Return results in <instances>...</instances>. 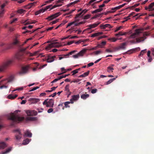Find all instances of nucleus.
Here are the masks:
<instances>
[{"label":"nucleus","mask_w":154,"mask_h":154,"mask_svg":"<svg viewBox=\"0 0 154 154\" xmlns=\"http://www.w3.org/2000/svg\"><path fill=\"white\" fill-rule=\"evenodd\" d=\"M122 28V27L121 26L119 27H117L116 29L115 30V32H117L118 31L120 30Z\"/></svg>","instance_id":"09e8293b"},{"label":"nucleus","mask_w":154,"mask_h":154,"mask_svg":"<svg viewBox=\"0 0 154 154\" xmlns=\"http://www.w3.org/2000/svg\"><path fill=\"white\" fill-rule=\"evenodd\" d=\"M127 45V43L124 42L121 44L118 47L119 49H125L126 48V46Z\"/></svg>","instance_id":"6ab92c4d"},{"label":"nucleus","mask_w":154,"mask_h":154,"mask_svg":"<svg viewBox=\"0 0 154 154\" xmlns=\"http://www.w3.org/2000/svg\"><path fill=\"white\" fill-rule=\"evenodd\" d=\"M28 48V47H27L24 48H22L20 49V51L19 52H22L24 54V53H26V54H26V52L25 51V50Z\"/></svg>","instance_id":"c9c22d12"},{"label":"nucleus","mask_w":154,"mask_h":154,"mask_svg":"<svg viewBox=\"0 0 154 154\" xmlns=\"http://www.w3.org/2000/svg\"><path fill=\"white\" fill-rule=\"evenodd\" d=\"M149 35V33L147 32H144L143 33V36L138 38H136V42H140L141 41H143L146 38L145 36H148Z\"/></svg>","instance_id":"6e6552de"},{"label":"nucleus","mask_w":154,"mask_h":154,"mask_svg":"<svg viewBox=\"0 0 154 154\" xmlns=\"http://www.w3.org/2000/svg\"><path fill=\"white\" fill-rule=\"evenodd\" d=\"M89 94H83L81 96V97L83 100H85L86 98L89 97Z\"/></svg>","instance_id":"bb28decb"},{"label":"nucleus","mask_w":154,"mask_h":154,"mask_svg":"<svg viewBox=\"0 0 154 154\" xmlns=\"http://www.w3.org/2000/svg\"><path fill=\"white\" fill-rule=\"evenodd\" d=\"M29 141H30L29 139L28 138H27L23 140L22 144L23 145H26L28 144Z\"/></svg>","instance_id":"72a5a7b5"},{"label":"nucleus","mask_w":154,"mask_h":154,"mask_svg":"<svg viewBox=\"0 0 154 154\" xmlns=\"http://www.w3.org/2000/svg\"><path fill=\"white\" fill-rule=\"evenodd\" d=\"M97 91V89H92L91 91V93L92 94H94Z\"/></svg>","instance_id":"680f3d73"},{"label":"nucleus","mask_w":154,"mask_h":154,"mask_svg":"<svg viewBox=\"0 0 154 154\" xmlns=\"http://www.w3.org/2000/svg\"><path fill=\"white\" fill-rule=\"evenodd\" d=\"M25 22H26V23H25L24 25H26L28 24H29L31 23H34V22H31V21H29L28 20H26L25 21Z\"/></svg>","instance_id":"37998d69"},{"label":"nucleus","mask_w":154,"mask_h":154,"mask_svg":"<svg viewBox=\"0 0 154 154\" xmlns=\"http://www.w3.org/2000/svg\"><path fill=\"white\" fill-rule=\"evenodd\" d=\"M13 60H7L2 62L0 65V73L5 72L11 65Z\"/></svg>","instance_id":"f03ea898"},{"label":"nucleus","mask_w":154,"mask_h":154,"mask_svg":"<svg viewBox=\"0 0 154 154\" xmlns=\"http://www.w3.org/2000/svg\"><path fill=\"white\" fill-rule=\"evenodd\" d=\"M14 45L12 44L11 43L10 44L7 45L6 46V49L7 50L9 49L13 48L14 47Z\"/></svg>","instance_id":"b1692460"},{"label":"nucleus","mask_w":154,"mask_h":154,"mask_svg":"<svg viewBox=\"0 0 154 154\" xmlns=\"http://www.w3.org/2000/svg\"><path fill=\"white\" fill-rule=\"evenodd\" d=\"M8 2L7 1H6L1 6V9H3V8H4V7L6 5V4Z\"/></svg>","instance_id":"864d4df0"},{"label":"nucleus","mask_w":154,"mask_h":154,"mask_svg":"<svg viewBox=\"0 0 154 154\" xmlns=\"http://www.w3.org/2000/svg\"><path fill=\"white\" fill-rule=\"evenodd\" d=\"M87 11V10H86V9L83 10L80 13L76 15L75 18H77L79 17L82 13H83L84 14H85L86 13Z\"/></svg>","instance_id":"393cba45"},{"label":"nucleus","mask_w":154,"mask_h":154,"mask_svg":"<svg viewBox=\"0 0 154 154\" xmlns=\"http://www.w3.org/2000/svg\"><path fill=\"white\" fill-rule=\"evenodd\" d=\"M72 72L73 73V74H72V75H74L75 74H76V73H78V72L77 70L76 69H75V70L72 71Z\"/></svg>","instance_id":"052dcab7"},{"label":"nucleus","mask_w":154,"mask_h":154,"mask_svg":"<svg viewBox=\"0 0 154 154\" xmlns=\"http://www.w3.org/2000/svg\"><path fill=\"white\" fill-rule=\"evenodd\" d=\"M11 147H10L7 149L6 150L5 152H2V154H5L7 153H8L11 150Z\"/></svg>","instance_id":"ea45409f"},{"label":"nucleus","mask_w":154,"mask_h":154,"mask_svg":"<svg viewBox=\"0 0 154 154\" xmlns=\"http://www.w3.org/2000/svg\"><path fill=\"white\" fill-rule=\"evenodd\" d=\"M90 16L91 15L88 14L84 17V19H88L90 17Z\"/></svg>","instance_id":"8fccbe9b"},{"label":"nucleus","mask_w":154,"mask_h":154,"mask_svg":"<svg viewBox=\"0 0 154 154\" xmlns=\"http://www.w3.org/2000/svg\"><path fill=\"white\" fill-rule=\"evenodd\" d=\"M146 51H147L146 49L141 51L139 56H142L144 53H145L146 52Z\"/></svg>","instance_id":"a19ab883"},{"label":"nucleus","mask_w":154,"mask_h":154,"mask_svg":"<svg viewBox=\"0 0 154 154\" xmlns=\"http://www.w3.org/2000/svg\"><path fill=\"white\" fill-rule=\"evenodd\" d=\"M38 51H36L35 52L33 53H31L29 52H26L27 54H29V56H36L38 54Z\"/></svg>","instance_id":"5701e85b"},{"label":"nucleus","mask_w":154,"mask_h":154,"mask_svg":"<svg viewBox=\"0 0 154 154\" xmlns=\"http://www.w3.org/2000/svg\"><path fill=\"white\" fill-rule=\"evenodd\" d=\"M103 10V8H99V9H97L92 12V14H94L95 13H97V12H100L102 11Z\"/></svg>","instance_id":"f704fd0d"},{"label":"nucleus","mask_w":154,"mask_h":154,"mask_svg":"<svg viewBox=\"0 0 154 154\" xmlns=\"http://www.w3.org/2000/svg\"><path fill=\"white\" fill-rule=\"evenodd\" d=\"M113 68L109 66L107 67V71L110 72V70H113Z\"/></svg>","instance_id":"0e129e2a"},{"label":"nucleus","mask_w":154,"mask_h":154,"mask_svg":"<svg viewBox=\"0 0 154 154\" xmlns=\"http://www.w3.org/2000/svg\"><path fill=\"white\" fill-rule=\"evenodd\" d=\"M75 52V51H71V52H70L69 54L66 55V56H68L69 55H72V54H73Z\"/></svg>","instance_id":"e2e57ef3"},{"label":"nucleus","mask_w":154,"mask_h":154,"mask_svg":"<svg viewBox=\"0 0 154 154\" xmlns=\"http://www.w3.org/2000/svg\"><path fill=\"white\" fill-rule=\"evenodd\" d=\"M89 72H90V71H88L87 72H85L83 74H82V75H81L80 76H79V78H81V77H85L86 76H88V75L89 74Z\"/></svg>","instance_id":"cd10ccee"},{"label":"nucleus","mask_w":154,"mask_h":154,"mask_svg":"<svg viewBox=\"0 0 154 154\" xmlns=\"http://www.w3.org/2000/svg\"><path fill=\"white\" fill-rule=\"evenodd\" d=\"M6 144L3 142L0 143V149H3L7 147Z\"/></svg>","instance_id":"a878e982"},{"label":"nucleus","mask_w":154,"mask_h":154,"mask_svg":"<svg viewBox=\"0 0 154 154\" xmlns=\"http://www.w3.org/2000/svg\"><path fill=\"white\" fill-rule=\"evenodd\" d=\"M86 51L87 49H83L77 54L73 55L72 57L75 58H76L82 56L86 52Z\"/></svg>","instance_id":"9d476101"},{"label":"nucleus","mask_w":154,"mask_h":154,"mask_svg":"<svg viewBox=\"0 0 154 154\" xmlns=\"http://www.w3.org/2000/svg\"><path fill=\"white\" fill-rule=\"evenodd\" d=\"M15 133V139L18 141L20 140L22 137V134L21 133L19 129H17L14 131Z\"/></svg>","instance_id":"20e7f679"},{"label":"nucleus","mask_w":154,"mask_h":154,"mask_svg":"<svg viewBox=\"0 0 154 154\" xmlns=\"http://www.w3.org/2000/svg\"><path fill=\"white\" fill-rule=\"evenodd\" d=\"M126 32H125L123 33L122 32H119L118 33L116 34L115 35L116 37H118L120 36L123 35H125L126 34Z\"/></svg>","instance_id":"c756f323"},{"label":"nucleus","mask_w":154,"mask_h":154,"mask_svg":"<svg viewBox=\"0 0 154 154\" xmlns=\"http://www.w3.org/2000/svg\"><path fill=\"white\" fill-rule=\"evenodd\" d=\"M75 23V21H73L69 23L66 26V28H68L69 26H70Z\"/></svg>","instance_id":"6e6d98bb"},{"label":"nucleus","mask_w":154,"mask_h":154,"mask_svg":"<svg viewBox=\"0 0 154 154\" xmlns=\"http://www.w3.org/2000/svg\"><path fill=\"white\" fill-rule=\"evenodd\" d=\"M25 11L23 9H20L18 10L17 12L18 13L21 14L23 13Z\"/></svg>","instance_id":"5fc2aeb1"},{"label":"nucleus","mask_w":154,"mask_h":154,"mask_svg":"<svg viewBox=\"0 0 154 154\" xmlns=\"http://www.w3.org/2000/svg\"><path fill=\"white\" fill-rule=\"evenodd\" d=\"M140 33V29H136L135 31V32L132 34L130 36V38H134L136 35H138Z\"/></svg>","instance_id":"4468645a"},{"label":"nucleus","mask_w":154,"mask_h":154,"mask_svg":"<svg viewBox=\"0 0 154 154\" xmlns=\"http://www.w3.org/2000/svg\"><path fill=\"white\" fill-rule=\"evenodd\" d=\"M135 14V12H132L131 13H130L129 14V15H130V16H131V17L132 16L133 17L138 16V15H139V14H135V15H134Z\"/></svg>","instance_id":"c03bdc74"},{"label":"nucleus","mask_w":154,"mask_h":154,"mask_svg":"<svg viewBox=\"0 0 154 154\" xmlns=\"http://www.w3.org/2000/svg\"><path fill=\"white\" fill-rule=\"evenodd\" d=\"M28 116H36L37 114V112L35 110H27L26 112Z\"/></svg>","instance_id":"f8f14e48"},{"label":"nucleus","mask_w":154,"mask_h":154,"mask_svg":"<svg viewBox=\"0 0 154 154\" xmlns=\"http://www.w3.org/2000/svg\"><path fill=\"white\" fill-rule=\"evenodd\" d=\"M121 8V6L120 5L118 6H117V7H116L114 8H112V10H118V9H120V8Z\"/></svg>","instance_id":"4d7b16f0"},{"label":"nucleus","mask_w":154,"mask_h":154,"mask_svg":"<svg viewBox=\"0 0 154 154\" xmlns=\"http://www.w3.org/2000/svg\"><path fill=\"white\" fill-rule=\"evenodd\" d=\"M56 57L55 56H49L47 59V62L48 63H51L54 61V58Z\"/></svg>","instance_id":"a211bd4d"},{"label":"nucleus","mask_w":154,"mask_h":154,"mask_svg":"<svg viewBox=\"0 0 154 154\" xmlns=\"http://www.w3.org/2000/svg\"><path fill=\"white\" fill-rule=\"evenodd\" d=\"M106 43L105 41L102 42L100 44L98 45V47L99 48H102L103 46L105 45Z\"/></svg>","instance_id":"473e14b6"},{"label":"nucleus","mask_w":154,"mask_h":154,"mask_svg":"<svg viewBox=\"0 0 154 154\" xmlns=\"http://www.w3.org/2000/svg\"><path fill=\"white\" fill-rule=\"evenodd\" d=\"M136 50V48L132 49H131V50L128 51H127L126 52V53L128 54H131L133 53L134 51H135Z\"/></svg>","instance_id":"e433bc0d"},{"label":"nucleus","mask_w":154,"mask_h":154,"mask_svg":"<svg viewBox=\"0 0 154 154\" xmlns=\"http://www.w3.org/2000/svg\"><path fill=\"white\" fill-rule=\"evenodd\" d=\"M17 96V95L15 94L14 96L11 94H10L8 96V99H14Z\"/></svg>","instance_id":"2f4dec72"},{"label":"nucleus","mask_w":154,"mask_h":154,"mask_svg":"<svg viewBox=\"0 0 154 154\" xmlns=\"http://www.w3.org/2000/svg\"><path fill=\"white\" fill-rule=\"evenodd\" d=\"M153 6H154V2L151 3L148 6V8H146L145 9L146 10H147L148 9H150L152 8Z\"/></svg>","instance_id":"4c0bfd02"},{"label":"nucleus","mask_w":154,"mask_h":154,"mask_svg":"<svg viewBox=\"0 0 154 154\" xmlns=\"http://www.w3.org/2000/svg\"><path fill=\"white\" fill-rule=\"evenodd\" d=\"M62 5H54L53 6H52V5H49L46 6L45 8L44 9V11H43V12H44L46 10L50 9L49 11H50L51 10L53 9L56 7H59L61 6Z\"/></svg>","instance_id":"9b49d317"},{"label":"nucleus","mask_w":154,"mask_h":154,"mask_svg":"<svg viewBox=\"0 0 154 154\" xmlns=\"http://www.w3.org/2000/svg\"><path fill=\"white\" fill-rule=\"evenodd\" d=\"M20 112V110H17L14 112V113H11L9 116L8 117L9 119L12 121L11 123V125L14 126L15 123L17 122L18 121H22L24 119V117H20L18 115H16V113Z\"/></svg>","instance_id":"f257e3e1"},{"label":"nucleus","mask_w":154,"mask_h":154,"mask_svg":"<svg viewBox=\"0 0 154 154\" xmlns=\"http://www.w3.org/2000/svg\"><path fill=\"white\" fill-rule=\"evenodd\" d=\"M109 27V29H111L112 28L110 25L109 24H106L104 25L101 24L100 25V27L102 29H105L106 27Z\"/></svg>","instance_id":"aec40b11"},{"label":"nucleus","mask_w":154,"mask_h":154,"mask_svg":"<svg viewBox=\"0 0 154 154\" xmlns=\"http://www.w3.org/2000/svg\"><path fill=\"white\" fill-rule=\"evenodd\" d=\"M53 109L52 108H50L48 110V113H50L53 111Z\"/></svg>","instance_id":"69168bd1"},{"label":"nucleus","mask_w":154,"mask_h":154,"mask_svg":"<svg viewBox=\"0 0 154 154\" xmlns=\"http://www.w3.org/2000/svg\"><path fill=\"white\" fill-rule=\"evenodd\" d=\"M39 88V87L37 86L35 87H34L31 90H30L29 91V92H31V91H34L36 90L37 89H38Z\"/></svg>","instance_id":"13d9d810"},{"label":"nucleus","mask_w":154,"mask_h":154,"mask_svg":"<svg viewBox=\"0 0 154 154\" xmlns=\"http://www.w3.org/2000/svg\"><path fill=\"white\" fill-rule=\"evenodd\" d=\"M15 58L19 61H23L25 58L24 54L23 53L19 52L15 55Z\"/></svg>","instance_id":"0eeeda50"},{"label":"nucleus","mask_w":154,"mask_h":154,"mask_svg":"<svg viewBox=\"0 0 154 154\" xmlns=\"http://www.w3.org/2000/svg\"><path fill=\"white\" fill-rule=\"evenodd\" d=\"M117 78V76L116 77V78H114L112 79H110L107 82H105V84L106 85H109L112 82H113L114 80H115L116 78Z\"/></svg>","instance_id":"c85d7f7f"},{"label":"nucleus","mask_w":154,"mask_h":154,"mask_svg":"<svg viewBox=\"0 0 154 154\" xmlns=\"http://www.w3.org/2000/svg\"><path fill=\"white\" fill-rule=\"evenodd\" d=\"M36 3V2H34L33 3H30L27 5L25 6L24 8L26 9H30L32 7L35 6Z\"/></svg>","instance_id":"2eb2a0df"},{"label":"nucleus","mask_w":154,"mask_h":154,"mask_svg":"<svg viewBox=\"0 0 154 154\" xmlns=\"http://www.w3.org/2000/svg\"><path fill=\"white\" fill-rule=\"evenodd\" d=\"M67 22V21L66 20H64L60 25H61V26L64 25Z\"/></svg>","instance_id":"3c124183"},{"label":"nucleus","mask_w":154,"mask_h":154,"mask_svg":"<svg viewBox=\"0 0 154 154\" xmlns=\"http://www.w3.org/2000/svg\"><path fill=\"white\" fill-rule=\"evenodd\" d=\"M71 103V101H67L64 103L65 106L66 108L69 107L70 106L68 105V104Z\"/></svg>","instance_id":"79ce46f5"},{"label":"nucleus","mask_w":154,"mask_h":154,"mask_svg":"<svg viewBox=\"0 0 154 154\" xmlns=\"http://www.w3.org/2000/svg\"><path fill=\"white\" fill-rule=\"evenodd\" d=\"M103 34V32H97V33H93L91 35V37H94L96 36H97L102 35Z\"/></svg>","instance_id":"4be33fe9"},{"label":"nucleus","mask_w":154,"mask_h":154,"mask_svg":"<svg viewBox=\"0 0 154 154\" xmlns=\"http://www.w3.org/2000/svg\"><path fill=\"white\" fill-rule=\"evenodd\" d=\"M60 14V12H58L48 16V17L46 18V19L48 21H51L58 17Z\"/></svg>","instance_id":"1a4fd4ad"},{"label":"nucleus","mask_w":154,"mask_h":154,"mask_svg":"<svg viewBox=\"0 0 154 154\" xmlns=\"http://www.w3.org/2000/svg\"><path fill=\"white\" fill-rule=\"evenodd\" d=\"M131 16H130V15L129 14V15L127 16V17H125L124 18V19L125 20L124 21H123V23L125 22V21H127L129 19H130V17H131Z\"/></svg>","instance_id":"49530a36"},{"label":"nucleus","mask_w":154,"mask_h":154,"mask_svg":"<svg viewBox=\"0 0 154 154\" xmlns=\"http://www.w3.org/2000/svg\"><path fill=\"white\" fill-rule=\"evenodd\" d=\"M32 134L28 131H27L25 132L24 136L30 137H32Z\"/></svg>","instance_id":"7c9ffc66"},{"label":"nucleus","mask_w":154,"mask_h":154,"mask_svg":"<svg viewBox=\"0 0 154 154\" xmlns=\"http://www.w3.org/2000/svg\"><path fill=\"white\" fill-rule=\"evenodd\" d=\"M101 53H102V51H97L94 52V53L96 55L98 54Z\"/></svg>","instance_id":"bf43d9fd"},{"label":"nucleus","mask_w":154,"mask_h":154,"mask_svg":"<svg viewBox=\"0 0 154 154\" xmlns=\"http://www.w3.org/2000/svg\"><path fill=\"white\" fill-rule=\"evenodd\" d=\"M29 68V65L23 66L21 71L19 72V75H22L28 72Z\"/></svg>","instance_id":"423d86ee"},{"label":"nucleus","mask_w":154,"mask_h":154,"mask_svg":"<svg viewBox=\"0 0 154 154\" xmlns=\"http://www.w3.org/2000/svg\"><path fill=\"white\" fill-rule=\"evenodd\" d=\"M69 85H66L65 88V90L68 92H69Z\"/></svg>","instance_id":"de8ad7c7"},{"label":"nucleus","mask_w":154,"mask_h":154,"mask_svg":"<svg viewBox=\"0 0 154 154\" xmlns=\"http://www.w3.org/2000/svg\"><path fill=\"white\" fill-rule=\"evenodd\" d=\"M4 9H1L0 11V17H1L2 15L4 14Z\"/></svg>","instance_id":"603ef678"},{"label":"nucleus","mask_w":154,"mask_h":154,"mask_svg":"<svg viewBox=\"0 0 154 154\" xmlns=\"http://www.w3.org/2000/svg\"><path fill=\"white\" fill-rule=\"evenodd\" d=\"M13 80V77L11 76L5 79L0 82V85H2L0 86V89L3 88H7L8 87V83L11 82Z\"/></svg>","instance_id":"7ed1b4c3"},{"label":"nucleus","mask_w":154,"mask_h":154,"mask_svg":"<svg viewBox=\"0 0 154 154\" xmlns=\"http://www.w3.org/2000/svg\"><path fill=\"white\" fill-rule=\"evenodd\" d=\"M100 22L97 21L93 24H90L88 26V28L87 29H90L92 28H94L96 27Z\"/></svg>","instance_id":"ddd939ff"},{"label":"nucleus","mask_w":154,"mask_h":154,"mask_svg":"<svg viewBox=\"0 0 154 154\" xmlns=\"http://www.w3.org/2000/svg\"><path fill=\"white\" fill-rule=\"evenodd\" d=\"M94 64V63L93 62H91V63H88L87 65V66H88V67H89L90 66H93Z\"/></svg>","instance_id":"774afa93"},{"label":"nucleus","mask_w":154,"mask_h":154,"mask_svg":"<svg viewBox=\"0 0 154 154\" xmlns=\"http://www.w3.org/2000/svg\"><path fill=\"white\" fill-rule=\"evenodd\" d=\"M59 20V19H57L55 20H54L53 21H52L50 23V25H52L54 24H55L57 22H58Z\"/></svg>","instance_id":"a18cd8bd"},{"label":"nucleus","mask_w":154,"mask_h":154,"mask_svg":"<svg viewBox=\"0 0 154 154\" xmlns=\"http://www.w3.org/2000/svg\"><path fill=\"white\" fill-rule=\"evenodd\" d=\"M61 46V45L57 44V43H52L48 44V45L46 47L45 49L47 50H49L52 48H59Z\"/></svg>","instance_id":"39448f33"},{"label":"nucleus","mask_w":154,"mask_h":154,"mask_svg":"<svg viewBox=\"0 0 154 154\" xmlns=\"http://www.w3.org/2000/svg\"><path fill=\"white\" fill-rule=\"evenodd\" d=\"M148 62H150L152 60V58L151 57H148Z\"/></svg>","instance_id":"338daca9"},{"label":"nucleus","mask_w":154,"mask_h":154,"mask_svg":"<svg viewBox=\"0 0 154 154\" xmlns=\"http://www.w3.org/2000/svg\"><path fill=\"white\" fill-rule=\"evenodd\" d=\"M79 98V95L77 94L76 95H74L72 96V98L71 99L70 101L71 103H73L74 102L73 101H76L78 100Z\"/></svg>","instance_id":"dca6fc26"},{"label":"nucleus","mask_w":154,"mask_h":154,"mask_svg":"<svg viewBox=\"0 0 154 154\" xmlns=\"http://www.w3.org/2000/svg\"><path fill=\"white\" fill-rule=\"evenodd\" d=\"M54 103V100L52 99H50L48 101V104L46 106L47 107H52L53 106Z\"/></svg>","instance_id":"f3484780"},{"label":"nucleus","mask_w":154,"mask_h":154,"mask_svg":"<svg viewBox=\"0 0 154 154\" xmlns=\"http://www.w3.org/2000/svg\"><path fill=\"white\" fill-rule=\"evenodd\" d=\"M12 43L14 46L17 45L19 43V40L17 38V36H15V38L13 40Z\"/></svg>","instance_id":"412c9836"},{"label":"nucleus","mask_w":154,"mask_h":154,"mask_svg":"<svg viewBox=\"0 0 154 154\" xmlns=\"http://www.w3.org/2000/svg\"><path fill=\"white\" fill-rule=\"evenodd\" d=\"M117 40H118V38H109L108 39V40L110 41L111 42H116Z\"/></svg>","instance_id":"58836bf2"}]
</instances>
